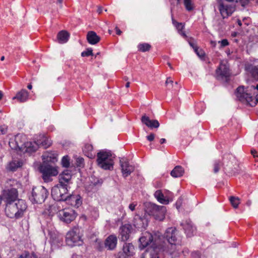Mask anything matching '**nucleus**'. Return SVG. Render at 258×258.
Returning a JSON list of instances; mask_svg holds the SVG:
<instances>
[{"label": "nucleus", "mask_w": 258, "mask_h": 258, "mask_svg": "<svg viewBox=\"0 0 258 258\" xmlns=\"http://www.w3.org/2000/svg\"><path fill=\"white\" fill-rule=\"evenodd\" d=\"M258 95V84L256 87L251 86L244 88L243 86L237 88L236 92L237 98L241 102L249 104L251 106H254L255 102L254 96Z\"/></svg>", "instance_id": "1"}, {"label": "nucleus", "mask_w": 258, "mask_h": 258, "mask_svg": "<svg viewBox=\"0 0 258 258\" xmlns=\"http://www.w3.org/2000/svg\"><path fill=\"white\" fill-rule=\"evenodd\" d=\"M27 208V205L26 202L20 199L6 206V215L10 218L19 219L23 217Z\"/></svg>", "instance_id": "2"}, {"label": "nucleus", "mask_w": 258, "mask_h": 258, "mask_svg": "<svg viewBox=\"0 0 258 258\" xmlns=\"http://www.w3.org/2000/svg\"><path fill=\"white\" fill-rule=\"evenodd\" d=\"M113 165V157L110 151L105 149L98 152V167L105 170H112Z\"/></svg>", "instance_id": "3"}, {"label": "nucleus", "mask_w": 258, "mask_h": 258, "mask_svg": "<svg viewBox=\"0 0 258 258\" xmlns=\"http://www.w3.org/2000/svg\"><path fill=\"white\" fill-rule=\"evenodd\" d=\"M145 212L149 217L152 216L156 220L162 221L164 219L166 208L163 206H158L152 203H147L145 205Z\"/></svg>", "instance_id": "4"}, {"label": "nucleus", "mask_w": 258, "mask_h": 258, "mask_svg": "<svg viewBox=\"0 0 258 258\" xmlns=\"http://www.w3.org/2000/svg\"><path fill=\"white\" fill-rule=\"evenodd\" d=\"M22 137V136L18 135L16 136L14 142L11 141L9 142V145L12 149L17 150L18 148L21 150L24 145V148L22 150H25L26 153L31 154L36 152L39 148V143H37L36 141L28 142L19 144L18 141Z\"/></svg>", "instance_id": "5"}, {"label": "nucleus", "mask_w": 258, "mask_h": 258, "mask_svg": "<svg viewBox=\"0 0 258 258\" xmlns=\"http://www.w3.org/2000/svg\"><path fill=\"white\" fill-rule=\"evenodd\" d=\"M80 229L75 227L66 234V241L69 246H79L83 244L82 235L80 233Z\"/></svg>", "instance_id": "6"}, {"label": "nucleus", "mask_w": 258, "mask_h": 258, "mask_svg": "<svg viewBox=\"0 0 258 258\" xmlns=\"http://www.w3.org/2000/svg\"><path fill=\"white\" fill-rule=\"evenodd\" d=\"M216 7L223 19L231 16L236 10V4H231L221 0H216Z\"/></svg>", "instance_id": "7"}, {"label": "nucleus", "mask_w": 258, "mask_h": 258, "mask_svg": "<svg viewBox=\"0 0 258 258\" xmlns=\"http://www.w3.org/2000/svg\"><path fill=\"white\" fill-rule=\"evenodd\" d=\"M49 195V192L43 186L33 188L30 200L33 203L42 204L44 202Z\"/></svg>", "instance_id": "8"}, {"label": "nucleus", "mask_w": 258, "mask_h": 258, "mask_svg": "<svg viewBox=\"0 0 258 258\" xmlns=\"http://www.w3.org/2000/svg\"><path fill=\"white\" fill-rule=\"evenodd\" d=\"M68 186L59 183L54 185L51 189V196L56 201H66L68 199Z\"/></svg>", "instance_id": "9"}, {"label": "nucleus", "mask_w": 258, "mask_h": 258, "mask_svg": "<svg viewBox=\"0 0 258 258\" xmlns=\"http://www.w3.org/2000/svg\"><path fill=\"white\" fill-rule=\"evenodd\" d=\"M40 172L42 173V177L46 182L52 180L51 177L58 174L57 167L52 166L49 164L43 163L39 167Z\"/></svg>", "instance_id": "10"}, {"label": "nucleus", "mask_w": 258, "mask_h": 258, "mask_svg": "<svg viewBox=\"0 0 258 258\" xmlns=\"http://www.w3.org/2000/svg\"><path fill=\"white\" fill-rule=\"evenodd\" d=\"M77 215V212L71 208H65L59 210L57 213L59 220L66 224H70L74 221Z\"/></svg>", "instance_id": "11"}, {"label": "nucleus", "mask_w": 258, "mask_h": 258, "mask_svg": "<svg viewBox=\"0 0 258 258\" xmlns=\"http://www.w3.org/2000/svg\"><path fill=\"white\" fill-rule=\"evenodd\" d=\"M18 193L16 188H12L7 190H4L3 193L2 200L4 201L6 206L9 205L12 203L16 202L19 199L18 198Z\"/></svg>", "instance_id": "12"}, {"label": "nucleus", "mask_w": 258, "mask_h": 258, "mask_svg": "<svg viewBox=\"0 0 258 258\" xmlns=\"http://www.w3.org/2000/svg\"><path fill=\"white\" fill-rule=\"evenodd\" d=\"M162 248H163V246L153 243L152 246L148 247L145 251L142 253L141 258H160L159 252Z\"/></svg>", "instance_id": "13"}, {"label": "nucleus", "mask_w": 258, "mask_h": 258, "mask_svg": "<svg viewBox=\"0 0 258 258\" xmlns=\"http://www.w3.org/2000/svg\"><path fill=\"white\" fill-rule=\"evenodd\" d=\"M230 74L229 66L227 64V63L221 62L216 71V78L218 80L227 81Z\"/></svg>", "instance_id": "14"}, {"label": "nucleus", "mask_w": 258, "mask_h": 258, "mask_svg": "<svg viewBox=\"0 0 258 258\" xmlns=\"http://www.w3.org/2000/svg\"><path fill=\"white\" fill-rule=\"evenodd\" d=\"M236 164V159L235 157L230 154H226L224 155L223 158V168L226 171L229 173L235 172L234 169Z\"/></svg>", "instance_id": "15"}, {"label": "nucleus", "mask_w": 258, "mask_h": 258, "mask_svg": "<svg viewBox=\"0 0 258 258\" xmlns=\"http://www.w3.org/2000/svg\"><path fill=\"white\" fill-rule=\"evenodd\" d=\"M149 218V216L146 212L142 216L136 215L134 218L133 224L137 229L143 230L148 225Z\"/></svg>", "instance_id": "16"}, {"label": "nucleus", "mask_w": 258, "mask_h": 258, "mask_svg": "<svg viewBox=\"0 0 258 258\" xmlns=\"http://www.w3.org/2000/svg\"><path fill=\"white\" fill-rule=\"evenodd\" d=\"M153 240V235L150 233L146 232L139 239L140 243V247L144 248L146 247H149L152 246L153 243H156L157 244L158 242L156 240L155 241Z\"/></svg>", "instance_id": "17"}, {"label": "nucleus", "mask_w": 258, "mask_h": 258, "mask_svg": "<svg viewBox=\"0 0 258 258\" xmlns=\"http://www.w3.org/2000/svg\"><path fill=\"white\" fill-rule=\"evenodd\" d=\"M177 230L174 227H170L167 229L164 237L166 238L167 241L171 245H175L177 241Z\"/></svg>", "instance_id": "18"}, {"label": "nucleus", "mask_w": 258, "mask_h": 258, "mask_svg": "<svg viewBox=\"0 0 258 258\" xmlns=\"http://www.w3.org/2000/svg\"><path fill=\"white\" fill-rule=\"evenodd\" d=\"M119 164L121 167V172L124 177L130 175L134 171V167L130 165L127 160L120 159Z\"/></svg>", "instance_id": "19"}, {"label": "nucleus", "mask_w": 258, "mask_h": 258, "mask_svg": "<svg viewBox=\"0 0 258 258\" xmlns=\"http://www.w3.org/2000/svg\"><path fill=\"white\" fill-rule=\"evenodd\" d=\"M57 156L58 153L56 151H46L42 156L43 163H54L57 161Z\"/></svg>", "instance_id": "20"}, {"label": "nucleus", "mask_w": 258, "mask_h": 258, "mask_svg": "<svg viewBox=\"0 0 258 258\" xmlns=\"http://www.w3.org/2000/svg\"><path fill=\"white\" fill-rule=\"evenodd\" d=\"M58 183L69 187V184L72 178V174L69 170H64L59 175Z\"/></svg>", "instance_id": "21"}, {"label": "nucleus", "mask_w": 258, "mask_h": 258, "mask_svg": "<svg viewBox=\"0 0 258 258\" xmlns=\"http://www.w3.org/2000/svg\"><path fill=\"white\" fill-rule=\"evenodd\" d=\"M66 201L77 208L80 207L82 203L81 197L79 195H70L69 194L68 199Z\"/></svg>", "instance_id": "22"}, {"label": "nucleus", "mask_w": 258, "mask_h": 258, "mask_svg": "<svg viewBox=\"0 0 258 258\" xmlns=\"http://www.w3.org/2000/svg\"><path fill=\"white\" fill-rule=\"evenodd\" d=\"M132 229V226L130 224H125L120 228V235L122 241L127 240L130 237Z\"/></svg>", "instance_id": "23"}, {"label": "nucleus", "mask_w": 258, "mask_h": 258, "mask_svg": "<svg viewBox=\"0 0 258 258\" xmlns=\"http://www.w3.org/2000/svg\"><path fill=\"white\" fill-rule=\"evenodd\" d=\"M142 122L145 124L148 127L153 128H158L159 125V122L156 119L151 120L149 117L144 115L141 118Z\"/></svg>", "instance_id": "24"}, {"label": "nucleus", "mask_w": 258, "mask_h": 258, "mask_svg": "<svg viewBox=\"0 0 258 258\" xmlns=\"http://www.w3.org/2000/svg\"><path fill=\"white\" fill-rule=\"evenodd\" d=\"M187 236L190 237L193 235L196 230V227L193 225L190 221H186L182 224Z\"/></svg>", "instance_id": "25"}, {"label": "nucleus", "mask_w": 258, "mask_h": 258, "mask_svg": "<svg viewBox=\"0 0 258 258\" xmlns=\"http://www.w3.org/2000/svg\"><path fill=\"white\" fill-rule=\"evenodd\" d=\"M122 250L123 253L121 254H123L126 257L133 256L135 254V247L132 243H124Z\"/></svg>", "instance_id": "26"}, {"label": "nucleus", "mask_w": 258, "mask_h": 258, "mask_svg": "<svg viewBox=\"0 0 258 258\" xmlns=\"http://www.w3.org/2000/svg\"><path fill=\"white\" fill-rule=\"evenodd\" d=\"M117 238L114 235H110L105 240V245L109 250L114 249L117 244Z\"/></svg>", "instance_id": "27"}, {"label": "nucleus", "mask_w": 258, "mask_h": 258, "mask_svg": "<svg viewBox=\"0 0 258 258\" xmlns=\"http://www.w3.org/2000/svg\"><path fill=\"white\" fill-rule=\"evenodd\" d=\"M245 70L247 73L250 74L254 79L258 80V65L255 66L247 63L245 66Z\"/></svg>", "instance_id": "28"}, {"label": "nucleus", "mask_w": 258, "mask_h": 258, "mask_svg": "<svg viewBox=\"0 0 258 258\" xmlns=\"http://www.w3.org/2000/svg\"><path fill=\"white\" fill-rule=\"evenodd\" d=\"M29 93L25 89H22L18 92L16 95L13 97V99H17L20 102H25L28 99Z\"/></svg>", "instance_id": "29"}, {"label": "nucleus", "mask_w": 258, "mask_h": 258, "mask_svg": "<svg viewBox=\"0 0 258 258\" xmlns=\"http://www.w3.org/2000/svg\"><path fill=\"white\" fill-rule=\"evenodd\" d=\"M37 143H39V148L42 147L44 148H47L51 145V141L47 137L42 136L36 141Z\"/></svg>", "instance_id": "30"}, {"label": "nucleus", "mask_w": 258, "mask_h": 258, "mask_svg": "<svg viewBox=\"0 0 258 258\" xmlns=\"http://www.w3.org/2000/svg\"><path fill=\"white\" fill-rule=\"evenodd\" d=\"M22 166V162L20 161L14 160L10 162L7 166V169L9 171H15L18 168Z\"/></svg>", "instance_id": "31"}, {"label": "nucleus", "mask_w": 258, "mask_h": 258, "mask_svg": "<svg viewBox=\"0 0 258 258\" xmlns=\"http://www.w3.org/2000/svg\"><path fill=\"white\" fill-rule=\"evenodd\" d=\"M154 196L157 200V201L162 204H168L169 203V200L166 199L161 190H157L154 193Z\"/></svg>", "instance_id": "32"}, {"label": "nucleus", "mask_w": 258, "mask_h": 258, "mask_svg": "<svg viewBox=\"0 0 258 258\" xmlns=\"http://www.w3.org/2000/svg\"><path fill=\"white\" fill-rule=\"evenodd\" d=\"M184 172L183 168L180 166H176L171 172V175L173 177H180Z\"/></svg>", "instance_id": "33"}, {"label": "nucleus", "mask_w": 258, "mask_h": 258, "mask_svg": "<svg viewBox=\"0 0 258 258\" xmlns=\"http://www.w3.org/2000/svg\"><path fill=\"white\" fill-rule=\"evenodd\" d=\"M69 36V34L67 31L62 30L58 33L57 38L59 43H63L68 41Z\"/></svg>", "instance_id": "34"}, {"label": "nucleus", "mask_w": 258, "mask_h": 258, "mask_svg": "<svg viewBox=\"0 0 258 258\" xmlns=\"http://www.w3.org/2000/svg\"><path fill=\"white\" fill-rule=\"evenodd\" d=\"M87 39L89 43L94 45L97 43V34L94 31H89L87 35Z\"/></svg>", "instance_id": "35"}, {"label": "nucleus", "mask_w": 258, "mask_h": 258, "mask_svg": "<svg viewBox=\"0 0 258 258\" xmlns=\"http://www.w3.org/2000/svg\"><path fill=\"white\" fill-rule=\"evenodd\" d=\"M85 188L86 192L90 195V196H92L93 194H95L97 191L96 183H92L91 184L87 185Z\"/></svg>", "instance_id": "36"}, {"label": "nucleus", "mask_w": 258, "mask_h": 258, "mask_svg": "<svg viewBox=\"0 0 258 258\" xmlns=\"http://www.w3.org/2000/svg\"><path fill=\"white\" fill-rule=\"evenodd\" d=\"M229 200L234 208H237L240 204V200L238 197L231 196L229 198Z\"/></svg>", "instance_id": "37"}, {"label": "nucleus", "mask_w": 258, "mask_h": 258, "mask_svg": "<svg viewBox=\"0 0 258 258\" xmlns=\"http://www.w3.org/2000/svg\"><path fill=\"white\" fill-rule=\"evenodd\" d=\"M93 149V147L91 145H86L83 149V151L86 153V155L90 158H92L93 157V155L92 153H90V152H91Z\"/></svg>", "instance_id": "38"}, {"label": "nucleus", "mask_w": 258, "mask_h": 258, "mask_svg": "<svg viewBox=\"0 0 258 258\" xmlns=\"http://www.w3.org/2000/svg\"><path fill=\"white\" fill-rule=\"evenodd\" d=\"M183 3L187 11H190L194 9V4L191 0H183Z\"/></svg>", "instance_id": "39"}, {"label": "nucleus", "mask_w": 258, "mask_h": 258, "mask_svg": "<svg viewBox=\"0 0 258 258\" xmlns=\"http://www.w3.org/2000/svg\"><path fill=\"white\" fill-rule=\"evenodd\" d=\"M223 166L219 160H216L214 161L213 164V171L215 173H217L219 172L221 167Z\"/></svg>", "instance_id": "40"}, {"label": "nucleus", "mask_w": 258, "mask_h": 258, "mask_svg": "<svg viewBox=\"0 0 258 258\" xmlns=\"http://www.w3.org/2000/svg\"><path fill=\"white\" fill-rule=\"evenodd\" d=\"M70 164V158L68 156L66 155L62 157L61 159V165L63 167L68 168Z\"/></svg>", "instance_id": "41"}, {"label": "nucleus", "mask_w": 258, "mask_h": 258, "mask_svg": "<svg viewBox=\"0 0 258 258\" xmlns=\"http://www.w3.org/2000/svg\"><path fill=\"white\" fill-rule=\"evenodd\" d=\"M150 48L151 45L148 43H142L138 45L139 49L142 52L148 51Z\"/></svg>", "instance_id": "42"}, {"label": "nucleus", "mask_w": 258, "mask_h": 258, "mask_svg": "<svg viewBox=\"0 0 258 258\" xmlns=\"http://www.w3.org/2000/svg\"><path fill=\"white\" fill-rule=\"evenodd\" d=\"M165 84L169 90H171L172 88H174V85L173 84V81L171 80L170 78H168L166 81Z\"/></svg>", "instance_id": "43"}, {"label": "nucleus", "mask_w": 258, "mask_h": 258, "mask_svg": "<svg viewBox=\"0 0 258 258\" xmlns=\"http://www.w3.org/2000/svg\"><path fill=\"white\" fill-rule=\"evenodd\" d=\"M90 55H93V50L91 48H88L81 53V56L83 57L89 56Z\"/></svg>", "instance_id": "44"}, {"label": "nucleus", "mask_w": 258, "mask_h": 258, "mask_svg": "<svg viewBox=\"0 0 258 258\" xmlns=\"http://www.w3.org/2000/svg\"><path fill=\"white\" fill-rule=\"evenodd\" d=\"M84 164V160L82 157H79L76 160V165L78 167H83Z\"/></svg>", "instance_id": "45"}, {"label": "nucleus", "mask_w": 258, "mask_h": 258, "mask_svg": "<svg viewBox=\"0 0 258 258\" xmlns=\"http://www.w3.org/2000/svg\"><path fill=\"white\" fill-rule=\"evenodd\" d=\"M8 127L7 125H0V135H4L7 133Z\"/></svg>", "instance_id": "46"}, {"label": "nucleus", "mask_w": 258, "mask_h": 258, "mask_svg": "<svg viewBox=\"0 0 258 258\" xmlns=\"http://www.w3.org/2000/svg\"><path fill=\"white\" fill-rule=\"evenodd\" d=\"M218 42L221 44V46L222 47L227 46L229 44L228 40L226 39H223L221 41H219Z\"/></svg>", "instance_id": "47"}, {"label": "nucleus", "mask_w": 258, "mask_h": 258, "mask_svg": "<svg viewBox=\"0 0 258 258\" xmlns=\"http://www.w3.org/2000/svg\"><path fill=\"white\" fill-rule=\"evenodd\" d=\"M191 256L193 258H201V253L198 251H193L191 253Z\"/></svg>", "instance_id": "48"}, {"label": "nucleus", "mask_w": 258, "mask_h": 258, "mask_svg": "<svg viewBox=\"0 0 258 258\" xmlns=\"http://www.w3.org/2000/svg\"><path fill=\"white\" fill-rule=\"evenodd\" d=\"M137 204L136 202L132 203L130 204L128 206V208L131 211H134L135 210L136 207L137 206Z\"/></svg>", "instance_id": "49"}, {"label": "nucleus", "mask_w": 258, "mask_h": 258, "mask_svg": "<svg viewBox=\"0 0 258 258\" xmlns=\"http://www.w3.org/2000/svg\"><path fill=\"white\" fill-rule=\"evenodd\" d=\"M29 252L25 251L24 253L20 255L18 258H29Z\"/></svg>", "instance_id": "50"}, {"label": "nucleus", "mask_w": 258, "mask_h": 258, "mask_svg": "<svg viewBox=\"0 0 258 258\" xmlns=\"http://www.w3.org/2000/svg\"><path fill=\"white\" fill-rule=\"evenodd\" d=\"M189 44L193 48L195 51H197V50H198V46L194 42L189 41Z\"/></svg>", "instance_id": "51"}, {"label": "nucleus", "mask_w": 258, "mask_h": 258, "mask_svg": "<svg viewBox=\"0 0 258 258\" xmlns=\"http://www.w3.org/2000/svg\"><path fill=\"white\" fill-rule=\"evenodd\" d=\"M176 27L177 29H178L179 33L181 31V30H182V29L183 28V26L182 25V24L178 23H177Z\"/></svg>", "instance_id": "52"}, {"label": "nucleus", "mask_w": 258, "mask_h": 258, "mask_svg": "<svg viewBox=\"0 0 258 258\" xmlns=\"http://www.w3.org/2000/svg\"><path fill=\"white\" fill-rule=\"evenodd\" d=\"M239 2L242 7H245L248 4L249 0H239Z\"/></svg>", "instance_id": "53"}, {"label": "nucleus", "mask_w": 258, "mask_h": 258, "mask_svg": "<svg viewBox=\"0 0 258 258\" xmlns=\"http://www.w3.org/2000/svg\"><path fill=\"white\" fill-rule=\"evenodd\" d=\"M154 138H155V135L154 134H152V133L150 134L149 136H148L147 137L148 140L150 142L153 141L154 139Z\"/></svg>", "instance_id": "54"}, {"label": "nucleus", "mask_w": 258, "mask_h": 258, "mask_svg": "<svg viewBox=\"0 0 258 258\" xmlns=\"http://www.w3.org/2000/svg\"><path fill=\"white\" fill-rule=\"evenodd\" d=\"M195 52L197 54V55L198 56H199L200 57H202L203 55H204V53L202 51V50H199L198 49V50H197V51H195Z\"/></svg>", "instance_id": "55"}, {"label": "nucleus", "mask_w": 258, "mask_h": 258, "mask_svg": "<svg viewBox=\"0 0 258 258\" xmlns=\"http://www.w3.org/2000/svg\"><path fill=\"white\" fill-rule=\"evenodd\" d=\"M29 258H41V257H38L34 252H32L29 255Z\"/></svg>", "instance_id": "56"}, {"label": "nucleus", "mask_w": 258, "mask_h": 258, "mask_svg": "<svg viewBox=\"0 0 258 258\" xmlns=\"http://www.w3.org/2000/svg\"><path fill=\"white\" fill-rule=\"evenodd\" d=\"M251 153L254 157H257V152L255 150H251Z\"/></svg>", "instance_id": "57"}, {"label": "nucleus", "mask_w": 258, "mask_h": 258, "mask_svg": "<svg viewBox=\"0 0 258 258\" xmlns=\"http://www.w3.org/2000/svg\"><path fill=\"white\" fill-rule=\"evenodd\" d=\"M115 30H116V32L117 34H118V35H120L121 34V31L117 27L115 28Z\"/></svg>", "instance_id": "58"}, {"label": "nucleus", "mask_w": 258, "mask_h": 258, "mask_svg": "<svg viewBox=\"0 0 258 258\" xmlns=\"http://www.w3.org/2000/svg\"><path fill=\"white\" fill-rule=\"evenodd\" d=\"M102 12V9L101 7H98V14H100Z\"/></svg>", "instance_id": "59"}, {"label": "nucleus", "mask_w": 258, "mask_h": 258, "mask_svg": "<svg viewBox=\"0 0 258 258\" xmlns=\"http://www.w3.org/2000/svg\"><path fill=\"white\" fill-rule=\"evenodd\" d=\"M165 142H166V140L164 138L161 139L160 141V144H161L164 143Z\"/></svg>", "instance_id": "60"}, {"label": "nucleus", "mask_w": 258, "mask_h": 258, "mask_svg": "<svg viewBox=\"0 0 258 258\" xmlns=\"http://www.w3.org/2000/svg\"><path fill=\"white\" fill-rule=\"evenodd\" d=\"M179 33H180L182 36H183V37H186V35L185 33L184 32H182V31H181V32H179Z\"/></svg>", "instance_id": "61"}, {"label": "nucleus", "mask_w": 258, "mask_h": 258, "mask_svg": "<svg viewBox=\"0 0 258 258\" xmlns=\"http://www.w3.org/2000/svg\"><path fill=\"white\" fill-rule=\"evenodd\" d=\"M237 24L239 26H241L242 25V22L240 20H237Z\"/></svg>", "instance_id": "62"}, {"label": "nucleus", "mask_w": 258, "mask_h": 258, "mask_svg": "<svg viewBox=\"0 0 258 258\" xmlns=\"http://www.w3.org/2000/svg\"><path fill=\"white\" fill-rule=\"evenodd\" d=\"M27 88H28V89H29V90L32 89V85H31V84H28V86H27Z\"/></svg>", "instance_id": "63"}, {"label": "nucleus", "mask_w": 258, "mask_h": 258, "mask_svg": "<svg viewBox=\"0 0 258 258\" xmlns=\"http://www.w3.org/2000/svg\"><path fill=\"white\" fill-rule=\"evenodd\" d=\"M117 258H128L125 257L123 254H120Z\"/></svg>", "instance_id": "64"}]
</instances>
